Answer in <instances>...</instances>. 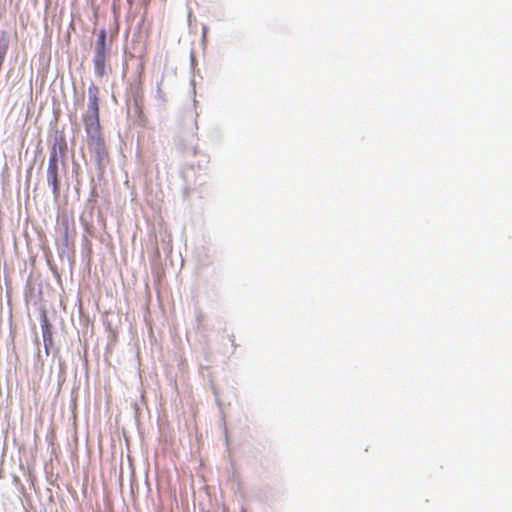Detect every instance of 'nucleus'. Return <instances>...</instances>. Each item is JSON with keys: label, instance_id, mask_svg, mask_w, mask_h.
I'll return each mask as SVG.
<instances>
[{"label": "nucleus", "instance_id": "22", "mask_svg": "<svg viewBox=\"0 0 512 512\" xmlns=\"http://www.w3.org/2000/svg\"><path fill=\"white\" fill-rule=\"evenodd\" d=\"M34 344L36 345V350H37L38 348L40 349V340H39V338H38V337H36V338L34 339Z\"/></svg>", "mask_w": 512, "mask_h": 512}, {"label": "nucleus", "instance_id": "12", "mask_svg": "<svg viewBox=\"0 0 512 512\" xmlns=\"http://www.w3.org/2000/svg\"><path fill=\"white\" fill-rule=\"evenodd\" d=\"M43 367H44V362H43V359L41 357V351L38 348L36 353H35V356H34V370L35 371L42 370Z\"/></svg>", "mask_w": 512, "mask_h": 512}, {"label": "nucleus", "instance_id": "11", "mask_svg": "<svg viewBox=\"0 0 512 512\" xmlns=\"http://www.w3.org/2000/svg\"><path fill=\"white\" fill-rule=\"evenodd\" d=\"M98 197L99 194L95 183V179L93 176H90V193L88 203L91 204L92 206L96 205Z\"/></svg>", "mask_w": 512, "mask_h": 512}, {"label": "nucleus", "instance_id": "30", "mask_svg": "<svg viewBox=\"0 0 512 512\" xmlns=\"http://www.w3.org/2000/svg\"><path fill=\"white\" fill-rule=\"evenodd\" d=\"M210 263H211L210 261H206V262L203 261V265H209Z\"/></svg>", "mask_w": 512, "mask_h": 512}, {"label": "nucleus", "instance_id": "20", "mask_svg": "<svg viewBox=\"0 0 512 512\" xmlns=\"http://www.w3.org/2000/svg\"><path fill=\"white\" fill-rule=\"evenodd\" d=\"M190 60H191V66L193 67L195 65V63H196V57H195L193 51L190 54Z\"/></svg>", "mask_w": 512, "mask_h": 512}, {"label": "nucleus", "instance_id": "31", "mask_svg": "<svg viewBox=\"0 0 512 512\" xmlns=\"http://www.w3.org/2000/svg\"><path fill=\"white\" fill-rule=\"evenodd\" d=\"M134 0H127V2L132 3Z\"/></svg>", "mask_w": 512, "mask_h": 512}, {"label": "nucleus", "instance_id": "3", "mask_svg": "<svg viewBox=\"0 0 512 512\" xmlns=\"http://www.w3.org/2000/svg\"><path fill=\"white\" fill-rule=\"evenodd\" d=\"M85 132L87 136V146L95 156L96 166H108L110 158L102 129L88 130Z\"/></svg>", "mask_w": 512, "mask_h": 512}, {"label": "nucleus", "instance_id": "25", "mask_svg": "<svg viewBox=\"0 0 512 512\" xmlns=\"http://www.w3.org/2000/svg\"><path fill=\"white\" fill-rule=\"evenodd\" d=\"M192 15H193V14H192V10H191V9H189L188 14H187L188 22H190Z\"/></svg>", "mask_w": 512, "mask_h": 512}, {"label": "nucleus", "instance_id": "26", "mask_svg": "<svg viewBox=\"0 0 512 512\" xmlns=\"http://www.w3.org/2000/svg\"><path fill=\"white\" fill-rule=\"evenodd\" d=\"M104 325H105L106 330H110V329H111V324H110V322H108V321H107V322H104Z\"/></svg>", "mask_w": 512, "mask_h": 512}, {"label": "nucleus", "instance_id": "18", "mask_svg": "<svg viewBox=\"0 0 512 512\" xmlns=\"http://www.w3.org/2000/svg\"><path fill=\"white\" fill-rule=\"evenodd\" d=\"M229 341L231 342V345L235 349L237 347V344L235 343V337L234 334L229 335Z\"/></svg>", "mask_w": 512, "mask_h": 512}, {"label": "nucleus", "instance_id": "4", "mask_svg": "<svg viewBox=\"0 0 512 512\" xmlns=\"http://www.w3.org/2000/svg\"><path fill=\"white\" fill-rule=\"evenodd\" d=\"M59 162L66 168V162L61 153H56L54 148H49V160L47 168V184L51 188L52 194L57 197L60 195L61 181L59 176Z\"/></svg>", "mask_w": 512, "mask_h": 512}, {"label": "nucleus", "instance_id": "16", "mask_svg": "<svg viewBox=\"0 0 512 512\" xmlns=\"http://www.w3.org/2000/svg\"><path fill=\"white\" fill-rule=\"evenodd\" d=\"M204 320V315L202 312H198L196 314V322L198 325H200L202 323V321Z\"/></svg>", "mask_w": 512, "mask_h": 512}, {"label": "nucleus", "instance_id": "10", "mask_svg": "<svg viewBox=\"0 0 512 512\" xmlns=\"http://www.w3.org/2000/svg\"><path fill=\"white\" fill-rule=\"evenodd\" d=\"M207 137L210 140V142H212V143H217V144L220 143L223 138V133H222L221 128H219L218 126L211 127L208 131Z\"/></svg>", "mask_w": 512, "mask_h": 512}, {"label": "nucleus", "instance_id": "5", "mask_svg": "<svg viewBox=\"0 0 512 512\" xmlns=\"http://www.w3.org/2000/svg\"><path fill=\"white\" fill-rule=\"evenodd\" d=\"M126 105L128 107V114L133 111L135 123L141 127H145L147 118L143 111L142 97L140 88L137 85H131L126 97Z\"/></svg>", "mask_w": 512, "mask_h": 512}, {"label": "nucleus", "instance_id": "8", "mask_svg": "<svg viewBox=\"0 0 512 512\" xmlns=\"http://www.w3.org/2000/svg\"><path fill=\"white\" fill-rule=\"evenodd\" d=\"M50 148H54L56 153H61L62 157L65 156L68 145L65 134L63 132H56L54 140Z\"/></svg>", "mask_w": 512, "mask_h": 512}, {"label": "nucleus", "instance_id": "21", "mask_svg": "<svg viewBox=\"0 0 512 512\" xmlns=\"http://www.w3.org/2000/svg\"><path fill=\"white\" fill-rule=\"evenodd\" d=\"M211 390H212V393L215 397H219V392H218V389L216 386L212 385L211 386Z\"/></svg>", "mask_w": 512, "mask_h": 512}, {"label": "nucleus", "instance_id": "24", "mask_svg": "<svg viewBox=\"0 0 512 512\" xmlns=\"http://www.w3.org/2000/svg\"><path fill=\"white\" fill-rule=\"evenodd\" d=\"M198 153H199L198 147H196V146H195V147H193V148H192V154H193L194 156H197V155H198Z\"/></svg>", "mask_w": 512, "mask_h": 512}, {"label": "nucleus", "instance_id": "14", "mask_svg": "<svg viewBox=\"0 0 512 512\" xmlns=\"http://www.w3.org/2000/svg\"><path fill=\"white\" fill-rule=\"evenodd\" d=\"M35 289L34 287L28 282L24 289V299L26 303L29 302L30 298L34 297Z\"/></svg>", "mask_w": 512, "mask_h": 512}, {"label": "nucleus", "instance_id": "17", "mask_svg": "<svg viewBox=\"0 0 512 512\" xmlns=\"http://www.w3.org/2000/svg\"><path fill=\"white\" fill-rule=\"evenodd\" d=\"M215 402H216L217 407H218L220 410H222V408H223V403H222V401H221L220 397H215Z\"/></svg>", "mask_w": 512, "mask_h": 512}, {"label": "nucleus", "instance_id": "28", "mask_svg": "<svg viewBox=\"0 0 512 512\" xmlns=\"http://www.w3.org/2000/svg\"><path fill=\"white\" fill-rule=\"evenodd\" d=\"M40 512H49V511H48V509L46 507H43V508L40 509ZM50 512H52V511H50Z\"/></svg>", "mask_w": 512, "mask_h": 512}, {"label": "nucleus", "instance_id": "9", "mask_svg": "<svg viewBox=\"0 0 512 512\" xmlns=\"http://www.w3.org/2000/svg\"><path fill=\"white\" fill-rule=\"evenodd\" d=\"M80 173H81V166L80 164L73 158L72 159V171H71V174H72V177L75 179L76 181V186H75V190L77 193H79V190H80V185H81V180H80Z\"/></svg>", "mask_w": 512, "mask_h": 512}, {"label": "nucleus", "instance_id": "1", "mask_svg": "<svg viewBox=\"0 0 512 512\" xmlns=\"http://www.w3.org/2000/svg\"><path fill=\"white\" fill-rule=\"evenodd\" d=\"M99 104V87L91 83L88 87L87 111L82 116L85 131L102 129Z\"/></svg>", "mask_w": 512, "mask_h": 512}, {"label": "nucleus", "instance_id": "29", "mask_svg": "<svg viewBox=\"0 0 512 512\" xmlns=\"http://www.w3.org/2000/svg\"><path fill=\"white\" fill-rule=\"evenodd\" d=\"M58 353H59V348H56V349L54 350V357H55Z\"/></svg>", "mask_w": 512, "mask_h": 512}, {"label": "nucleus", "instance_id": "7", "mask_svg": "<svg viewBox=\"0 0 512 512\" xmlns=\"http://www.w3.org/2000/svg\"><path fill=\"white\" fill-rule=\"evenodd\" d=\"M70 228L68 220H64L61 223V236L60 241L57 242V252L61 260L64 257L69 258V248H70Z\"/></svg>", "mask_w": 512, "mask_h": 512}, {"label": "nucleus", "instance_id": "6", "mask_svg": "<svg viewBox=\"0 0 512 512\" xmlns=\"http://www.w3.org/2000/svg\"><path fill=\"white\" fill-rule=\"evenodd\" d=\"M40 326L43 337L44 351L47 356L50 355L51 349L54 348V326L49 320L45 310L40 312Z\"/></svg>", "mask_w": 512, "mask_h": 512}, {"label": "nucleus", "instance_id": "19", "mask_svg": "<svg viewBox=\"0 0 512 512\" xmlns=\"http://www.w3.org/2000/svg\"><path fill=\"white\" fill-rule=\"evenodd\" d=\"M46 491L49 493V497H48L49 502L53 503L54 497H53L52 490L50 488H47Z\"/></svg>", "mask_w": 512, "mask_h": 512}, {"label": "nucleus", "instance_id": "27", "mask_svg": "<svg viewBox=\"0 0 512 512\" xmlns=\"http://www.w3.org/2000/svg\"><path fill=\"white\" fill-rule=\"evenodd\" d=\"M240 512H249L247 508H245L244 506L241 507L240 509Z\"/></svg>", "mask_w": 512, "mask_h": 512}, {"label": "nucleus", "instance_id": "13", "mask_svg": "<svg viewBox=\"0 0 512 512\" xmlns=\"http://www.w3.org/2000/svg\"><path fill=\"white\" fill-rule=\"evenodd\" d=\"M208 33H209V27L205 24H202V27H201V45L203 46V48L205 49L206 46H207V42H208Z\"/></svg>", "mask_w": 512, "mask_h": 512}, {"label": "nucleus", "instance_id": "15", "mask_svg": "<svg viewBox=\"0 0 512 512\" xmlns=\"http://www.w3.org/2000/svg\"><path fill=\"white\" fill-rule=\"evenodd\" d=\"M107 166H96L97 179L99 183L104 181Z\"/></svg>", "mask_w": 512, "mask_h": 512}, {"label": "nucleus", "instance_id": "23", "mask_svg": "<svg viewBox=\"0 0 512 512\" xmlns=\"http://www.w3.org/2000/svg\"><path fill=\"white\" fill-rule=\"evenodd\" d=\"M11 344H12V352L15 355V357L17 358V353L15 351V345H14V339L13 338L11 339Z\"/></svg>", "mask_w": 512, "mask_h": 512}, {"label": "nucleus", "instance_id": "2", "mask_svg": "<svg viewBox=\"0 0 512 512\" xmlns=\"http://www.w3.org/2000/svg\"><path fill=\"white\" fill-rule=\"evenodd\" d=\"M111 47L108 44V32L106 28H101L97 34L94 47V72L97 77H104L107 74L106 63Z\"/></svg>", "mask_w": 512, "mask_h": 512}]
</instances>
